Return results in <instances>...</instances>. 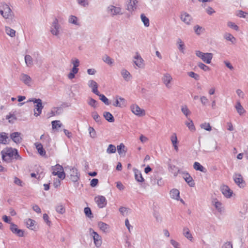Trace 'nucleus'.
<instances>
[{
    "label": "nucleus",
    "mask_w": 248,
    "mask_h": 248,
    "mask_svg": "<svg viewBox=\"0 0 248 248\" xmlns=\"http://www.w3.org/2000/svg\"><path fill=\"white\" fill-rule=\"evenodd\" d=\"M1 153L2 159L7 162H10L12 157H14L16 159H21V157L18 154L17 150L16 149L7 148L2 150Z\"/></svg>",
    "instance_id": "f257e3e1"
},
{
    "label": "nucleus",
    "mask_w": 248,
    "mask_h": 248,
    "mask_svg": "<svg viewBox=\"0 0 248 248\" xmlns=\"http://www.w3.org/2000/svg\"><path fill=\"white\" fill-rule=\"evenodd\" d=\"M196 55L207 64H210L211 62V60L213 57V54L212 53H203L199 50L196 51Z\"/></svg>",
    "instance_id": "f03ea898"
},
{
    "label": "nucleus",
    "mask_w": 248,
    "mask_h": 248,
    "mask_svg": "<svg viewBox=\"0 0 248 248\" xmlns=\"http://www.w3.org/2000/svg\"><path fill=\"white\" fill-rule=\"evenodd\" d=\"M65 169L66 170H69L70 179L73 182H77L78 181L80 174L76 168L67 166L65 167Z\"/></svg>",
    "instance_id": "7ed1b4c3"
},
{
    "label": "nucleus",
    "mask_w": 248,
    "mask_h": 248,
    "mask_svg": "<svg viewBox=\"0 0 248 248\" xmlns=\"http://www.w3.org/2000/svg\"><path fill=\"white\" fill-rule=\"evenodd\" d=\"M89 232L91 236L93 239L94 243L97 248H99L102 243L101 236L99 235L96 232L94 231L92 228L89 229Z\"/></svg>",
    "instance_id": "20e7f679"
},
{
    "label": "nucleus",
    "mask_w": 248,
    "mask_h": 248,
    "mask_svg": "<svg viewBox=\"0 0 248 248\" xmlns=\"http://www.w3.org/2000/svg\"><path fill=\"white\" fill-rule=\"evenodd\" d=\"M0 13L4 18L7 19L12 16V11L9 6L5 4L3 5L2 9H0Z\"/></svg>",
    "instance_id": "39448f33"
},
{
    "label": "nucleus",
    "mask_w": 248,
    "mask_h": 248,
    "mask_svg": "<svg viewBox=\"0 0 248 248\" xmlns=\"http://www.w3.org/2000/svg\"><path fill=\"white\" fill-rule=\"evenodd\" d=\"M107 11L112 16L117 15H121L123 14L120 7H116L112 5L108 6Z\"/></svg>",
    "instance_id": "423d86ee"
},
{
    "label": "nucleus",
    "mask_w": 248,
    "mask_h": 248,
    "mask_svg": "<svg viewBox=\"0 0 248 248\" xmlns=\"http://www.w3.org/2000/svg\"><path fill=\"white\" fill-rule=\"evenodd\" d=\"M233 179L235 183L240 187H244L245 186V182L243 180L242 175L240 173H234Z\"/></svg>",
    "instance_id": "0eeeda50"
},
{
    "label": "nucleus",
    "mask_w": 248,
    "mask_h": 248,
    "mask_svg": "<svg viewBox=\"0 0 248 248\" xmlns=\"http://www.w3.org/2000/svg\"><path fill=\"white\" fill-rule=\"evenodd\" d=\"M60 28V26L59 24L58 20L57 18H55L50 30L51 33L55 36H58L59 34Z\"/></svg>",
    "instance_id": "6e6552de"
},
{
    "label": "nucleus",
    "mask_w": 248,
    "mask_h": 248,
    "mask_svg": "<svg viewBox=\"0 0 248 248\" xmlns=\"http://www.w3.org/2000/svg\"><path fill=\"white\" fill-rule=\"evenodd\" d=\"M94 200L98 206L100 208L104 207L107 204V200L106 198L103 196H96L95 197Z\"/></svg>",
    "instance_id": "1a4fd4ad"
},
{
    "label": "nucleus",
    "mask_w": 248,
    "mask_h": 248,
    "mask_svg": "<svg viewBox=\"0 0 248 248\" xmlns=\"http://www.w3.org/2000/svg\"><path fill=\"white\" fill-rule=\"evenodd\" d=\"M131 109L132 112L139 116H144L145 114L144 109H141L138 105H133L131 106Z\"/></svg>",
    "instance_id": "9d476101"
},
{
    "label": "nucleus",
    "mask_w": 248,
    "mask_h": 248,
    "mask_svg": "<svg viewBox=\"0 0 248 248\" xmlns=\"http://www.w3.org/2000/svg\"><path fill=\"white\" fill-rule=\"evenodd\" d=\"M10 230L13 233L16 234L19 237H22L24 235V231L19 229L17 226L14 223H11Z\"/></svg>",
    "instance_id": "9b49d317"
},
{
    "label": "nucleus",
    "mask_w": 248,
    "mask_h": 248,
    "mask_svg": "<svg viewBox=\"0 0 248 248\" xmlns=\"http://www.w3.org/2000/svg\"><path fill=\"white\" fill-rule=\"evenodd\" d=\"M34 107V115L37 117L41 114L42 110L44 108V106L42 104V101L41 100V101L35 104Z\"/></svg>",
    "instance_id": "f8f14e48"
},
{
    "label": "nucleus",
    "mask_w": 248,
    "mask_h": 248,
    "mask_svg": "<svg viewBox=\"0 0 248 248\" xmlns=\"http://www.w3.org/2000/svg\"><path fill=\"white\" fill-rule=\"evenodd\" d=\"M88 85L89 88H91L92 92L95 94H98V84L96 81L93 80H90L88 82Z\"/></svg>",
    "instance_id": "ddd939ff"
},
{
    "label": "nucleus",
    "mask_w": 248,
    "mask_h": 248,
    "mask_svg": "<svg viewBox=\"0 0 248 248\" xmlns=\"http://www.w3.org/2000/svg\"><path fill=\"white\" fill-rule=\"evenodd\" d=\"M180 18L182 21L187 25H190V21L192 20L191 16L186 12L182 13Z\"/></svg>",
    "instance_id": "4468645a"
},
{
    "label": "nucleus",
    "mask_w": 248,
    "mask_h": 248,
    "mask_svg": "<svg viewBox=\"0 0 248 248\" xmlns=\"http://www.w3.org/2000/svg\"><path fill=\"white\" fill-rule=\"evenodd\" d=\"M221 191L227 198H230L232 194V191L226 185H223L221 187Z\"/></svg>",
    "instance_id": "2eb2a0df"
},
{
    "label": "nucleus",
    "mask_w": 248,
    "mask_h": 248,
    "mask_svg": "<svg viewBox=\"0 0 248 248\" xmlns=\"http://www.w3.org/2000/svg\"><path fill=\"white\" fill-rule=\"evenodd\" d=\"M10 138L13 141L16 143H20L22 140V138L21 137V133L18 132H15L11 134Z\"/></svg>",
    "instance_id": "dca6fc26"
},
{
    "label": "nucleus",
    "mask_w": 248,
    "mask_h": 248,
    "mask_svg": "<svg viewBox=\"0 0 248 248\" xmlns=\"http://www.w3.org/2000/svg\"><path fill=\"white\" fill-rule=\"evenodd\" d=\"M138 3L137 0H129V2L127 5L126 10L130 12H132L137 9L136 4Z\"/></svg>",
    "instance_id": "f3484780"
},
{
    "label": "nucleus",
    "mask_w": 248,
    "mask_h": 248,
    "mask_svg": "<svg viewBox=\"0 0 248 248\" xmlns=\"http://www.w3.org/2000/svg\"><path fill=\"white\" fill-rule=\"evenodd\" d=\"M172 79V78L170 74L166 73L165 74H164L162 78V80L163 83L165 84L167 88H169L170 87V84Z\"/></svg>",
    "instance_id": "a211bd4d"
},
{
    "label": "nucleus",
    "mask_w": 248,
    "mask_h": 248,
    "mask_svg": "<svg viewBox=\"0 0 248 248\" xmlns=\"http://www.w3.org/2000/svg\"><path fill=\"white\" fill-rule=\"evenodd\" d=\"M134 59L136 60L134 62V63L139 68L142 67L143 60L138 53H136Z\"/></svg>",
    "instance_id": "6ab92c4d"
},
{
    "label": "nucleus",
    "mask_w": 248,
    "mask_h": 248,
    "mask_svg": "<svg viewBox=\"0 0 248 248\" xmlns=\"http://www.w3.org/2000/svg\"><path fill=\"white\" fill-rule=\"evenodd\" d=\"M117 149L118 154L121 156H125V153L127 151V148L125 146V145L123 143H121L119 145L117 146Z\"/></svg>",
    "instance_id": "aec40b11"
},
{
    "label": "nucleus",
    "mask_w": 248,
    "mask_h": 248,
    "mask_svg": "<svg viewBox=\"0 0 248 248\" xmlns=\"http://www.w3.org/2000/svg\"><path fill=\"white\" fill-rule=\"evenodd\" d=\"M184 178L190 186L193 187L195 185L194 181L192 177L188 173L184 174Z\"/></svg>",
    "instance_id": "412c9836"
},
{
    "label": "nucleus",
    "mask_w": 248,
    "mask_h": 248,
    "mask_svg": "<svg viewBox=\"0 0 248 248\" xmlns=\"http://www.w3.org/2000/svg\"><path fill=\"white\" fill-rule=\"evenodd\" d=\"M121 74L124 79L126 81H128L131 78V75L125 69H123L121 70Z\"/></svg>",
    "instance_id": "4be33fe9"
},
{
    "label": "nucleus",
    "mask_w": 248,
    "mask_h": 248,
    "mask_svg": "<svg viewBox=\"0 0 248 248\" xmlns=\"http://www.w3.org/2000/svg\"><path fill=\"white\" fill-rule=\"evenodd\" d=\"M170 140L173 145V146L176 151H178V147L177 146L178 140L176 134L173 133L170 137Z\"/></svg>",
    "instance_id": "5701e85b"
},
{
    "label": "nucleus",
    "mask_w": 248,
    "mask_h": 248,
    "mask_svg": "<svg viewBox=\"0 0 248 248\" xmlns=\"http://www.w3.org/2000/svg\"><path fill=\"white\" fill-rule=\"evenodd\" d=\"M35 145L38 153L42 156H44L46 155V151L43 148V145L41 143L36 142L35 143Z\"/></svg>",
    "instance_id": "b1692460"
},
{
    "label": "nucleus",
    "mask_w": 248,
    "mask_h": 248,
    "mask_svg": "<svg viewBox=\"0 0 248 248\" xmlns=\"http://www.w3.org/2000/svg\"><path fill=\"white\" fill-rule=\"evenodd\" d=\"M180 192L177 189H172L170 191V197L176 200H179L180 198Z\"/></svg>",
    "instance_id": "393cba45"
},
{
    "label": "nucleus",
    "mask_w": 248,
    "mask_h": 248,
    "mask_svg": "<svg viewBox=\"0 0 248 248\" xmlns=\"http://www.w3.org/2000/svg\"><path fill=\"white\" fill-rule=\"evenodd\" d=\"M134 171L135 173V179L140 182H143L144 179L142 176L141 172L137 169H135Z\"/></svg>",
    "instance_id": "a878e982"
},
{
    "label": "nucleus",
    "mask_w": 248,
    "mask_h": 248,
    "mask_svg": "<svg viewBox=\"0 0 248 248\" xmlns=\"http://www.w3.org/2000/svg\"><path fill=\"white\" fill-rule=\"evenodd\" d=\"M98 226L101 231L105 232H108L109 228L108 224L101 221L98 223Z\"/></svg>",
    "instance_id": "bb28decb"
},
{
    "label": "nucleus",
    "mask_w": 248,
    "mask_h": 248,
    "mask_svg": "<svg viewBox=\"0 0 248 248\" xmlns=\"http://www.w3.org/2000/svg\"><path fill=\"white\" fill-rule=\"evenodd\" d=\"M20 79L22 80L25 84L29 85L31 81V78L28 76V75L22 74L21 75Z\"/></svg>",
    "instance_id": "cd10ccee"
},
{
    "label": "nucleus",
    "mask_w": 248,
    "mask_h": 248,
    "mask_svg": "<svg viewBox=\"0 0 248 248\" xmlns=\"http://www.w3.org/2000/svg\"><path fill=\"white\" fill-rule=\"evenodd\" d=\"M105 119L110 123L114 122V118L113 115L109 112L105 111L103 113Z\"/></svg>",
    "instance_id": "c85d7f7f"
},
{
    "label": "nucleus",
    "mask_w": 248,
    "mask_h": 248,
    "mask_svg": "<svg viewBox=\"0 0 248 248\" xmlns=\"http://www.w3.org/2000/svg\"><path fill=\"white\" fill-rule=\"evenodd\" d=\"M183 234L187 239L190 241H191L192 240V235L190 232L189 230L187 227H185L183 229Z\"/></svg>",
    "instance_id": "c756f323"
},
{
    "label": "nucleus",
    "mask_w": 248,
    "mask_h": 248,
    "mask_svg": "<svg viewBox=\"0 0 248 248\" xmlns=\"http://www.w3.org/2000/svg\"><path fill=\"white\" fill-rule=\"evenodd\" d=\"M25 61L27 66L31 67L33 65V60L32 57L29 55H26L25 56Z\"/></svg>",
    "instance_id": "7c9ffc66"
},
{
    "label": "nucleus",
    "mask_w": 248,
    "mask_h": 248,
    "mask_svg": "<svg viewBox=\"0 0 248 248\" xmlns=\"http://www.w3.org/2000/svg\"><path fill=\"white\" fill-rule=\"evenodd\" d=\"M8 136L5 132L0 133V143L6 144L7 143Z\"/></svg>",
    "instance_id": "2f4dec72"
},
{
    "label": "nucleus",
    "mask_w": 248,
    "mask_h": 248,
    "mask_svg": "<svg viewBox=\"0 0 248 248\" xmlns=\"http://www.w3.org/2000/svg\"><path fill=\"white\" fill-rule=\"evenodd\" d=\"M51 124L53 130L56 129L57 130L58 128H60L62 126V124L58 120L53 121L51 122Z\"/></svg>",
    "instance_id": "473e14b6"
},
{
    "label": "nucleus",
    "mask_w": 248,
    "mask_h": 248,
    "mask_svg": "<svg viewBox=\"0 0 248 248\" xmlns=\"http://www.w3.org/2000/svg\"><path fill=\"white\" fill-rule=\"evenodd\" d=\"M140 18L142 22L145 27H149L150 25V22L149 18L145 16L144 14H142L140 15Z\"/></svg>",
    "instance_id": "72a5a7b5"
},
{
    "label": "nucleus",
    "mask_w": 248,
    "mask_h": 248,
    "mask_svg": "<svg viewBox=\"0 0 248 248\" xmlns=\"http://www.w3.org/2000/svg\"><path fill=\"white\" fill-rule=\"evenodd\" d=\"M214 205L215 206L216 209L219 212H221L222 211V204L220 202H218L217 199L214 200L213 201Z\"/></svg>",
    "instance_id": "f704fd0d"
},
{
    "label": "nucleus",
    "mask_w": 248,
    "mask_h": 248,
    "mask_svg": "<svg viewBox=\"0 0 248 248\" xmlns=\"http://www.w3.org/2000/svg\"><path fill=\"white\" fill-rule=\"evenodd\" d=\"M235 108L236 109L237 112L240 115H242L245 112V109H244L242 106L241 105L240 102H237L236 103V104L235 105Z\"/></svg>",
    "instance_id": "c9c22d12"
},
{
    "label": "nucleus",
    "mask_w": 248,
    "mask_h": 248,
    "mask_svg": "<svg viewBox=\"0 0 248 248\" xmlns=\"http://www.w3.org/2000/svg\"><path fill=\"white\" fill-rule=\"evenodd\" d=\"M87 103L89 105L92 107H93V108H96L97 107V102L95 99L91 97H89Z\"/></svg>",
    "instance_id": "e433bc0d"
},
{
    "label": "nucleus",
    "mask_w": 248,
    "mask_h": 248,
    "mask_svg": "<svg viewBox=\"0 0 248 248\" xmlns=\"http://www.w3.org/2000/svg\"><path fill=\"white\" fill-rule=\"evenodd\" d=\"M193 168L197 170L204 172L205 168L199 162H195L193 164Z\"/></svg>",
    "instance_id": "4c0bfd02"
},
{
    "label": "nucleus",
    "mask_w": 248,
    "mask_h": 248,
    "mask_svg": "<svg viewBox=\"0 0 248 248\" xmlns=\"http://www.w3.org/2000/svg\"><path fill=\"white\" fill-rule=\"evenodd\" d=\"M5 32L11 37H14L16 35V31L9 27H5Z\"/></svg>",
    "instance_id": "58836bf2"
},
{
    "label": "nucleus",
    "mask_w": 248,
    "mask_h": 248,
    "mask_svg": "<svg viewBox=\"0 0 248 248\" xmlns=\"http://www.w3.org/2000/svg\"><path fill=\"white\" fill-rule=\"evenodd\" d=\"M181 111L186 118H188V116L191 114L190 111L186 105L181 107Z\"/></svg>",
    "instance_id": "ea45409f"
},
{
    "label": "nucleus",
    "mask_w": 248,
    "mask_h": 248,
    "mask_svg": "<svg viewBox=\"0 0 248 248\" xmlns=\"http://www.w3.org/2000/svg\"><path fill=\"white\" fill-rule=\"evenodd\" d=\"M84 212L86 216L90 218V219L93 217V214L90 207H85L84 209Z\"/></svg>",
    "instance_id": "a19ab883"
},
{
    "label": "nucleus",
    "mask_w": 248,
    "mask_h": 248,
    "mask_svg": "<svg viewBox=\"0 0 248 248\" xmlns=\"http://www.w3.org/2000/svg\"><path fill=\"white\" fill-rule=\"evenodd\" d=\"M92 116L96 123H101V118L96 111L92 113Z\"/></svg>",
    "instance_id": "79ce46f5"
},
{
    "label": "nucleus",
    "mask_w": 248,
    "mask_h": 248,
    "mask_svg": "<svg viewBox=\"0 0 248 248\" xmlns=\"http://www.w3.org/2000/svg\"><path fill=\"white\" fill-rule=\"evenodd\" d=\"M35 223V221L34 220H32L31 218H29L26 221V225L28 228L33 230H34L33 227Z\"/></svg>",
    "instance_id": "37998d69"
},
{
    "label": "nucleus",
    "mask_w": 248,
    "mask_h": 248,
    "mask_svg": "<svg viewBox=\"0 0 248 248\" xmlns=\"http://www.w3.org/2000/svg\"><path fill=\"white\" fill-rule=\"evenodd\" d=\"M189 122L185 123L186 125L188 127L189 129L191 131H194L195 130V126L193 124V121L188 118Z\"/></svg>",
    "instance_id": "c03bdc74"
},
{
    "label": "nucleus",
    "mask_w": 248,
    "mask_h": 248,
    "mask_svg": "<svg viewBox=\"0 0 248 248\" xmlns=\"http://www.w3.org/2000/svg\"><path fill=\"white\" fill-rule=\"evenodd\" d=\"M56 210L61 214H64L65 211L64 206L62 204H59L56 207Z\"/></svg>",
    "instance_id": "a18cd8bd"
},
{
    "label": "nucleus",
    "mask_w": 248,
    "mask_h": 248,
    "mask_svg": "<svg viewBox=\"0 0 248 248\" xmlns=\"http://www.w3.org/2000/svg\"><path fill=\"white\" fill-rule=\"evenodd\" d=\"M116 149L115 145L113 144H109L107 149V153L108 154H113L116 152Z\"/></svg>",
    "instance_id": "49530a36"
},
{
    "label": "nucleus",
    "mask_w": 248,
    "mask_h": 248,
    "mask_svg": "<svg viewBox=\"0 0 248 248\" xmlns=\"http://www.w3.org/2000/svg\"><path fill=\"white\" fill-rule=\"evenodd\" d=\"M68 22L71 24H73L76 25H78V18L75 16H70L68 19Z\"/></svg>",
    "instance_id": "de8ad7c7"
},
{
    "label": "nucleus",
    "mask_w": 248,
    "mask_h": 248,
    "mask_svg": "<svg viewBox=\"0 0 248 248\" xmlns=\"http://www.w3.org/2000/svg\"><path fill=\"white\" fill-rule=\"evenodd\" d=\"M97 95L100 97V99L104 102L106 105H108L109 104V101L108 99L103 94H101L99 92L98 94H96Z\"/></svg>",
    "instance_id": "09e8293b"
},
{
    "label": "nucleus",
    "mask_w": 248,
    "mask_h": 248,
    "mask_svg": "<svg viewBox=\"0 0 248 248\" xmlns=\"http://www.w3.org/2000/svg\"><path fill=\"white\" fill-rule=\"evenodd\" d=\"M201 127L208 131H210L212 130L211 126L209 123H204L203 124H201Z\"/></svg>",
    "instance_id": "8fccbe9b"
},
{
    "label": "nucleus",
    "mask_w": 248,
    "mask_h": 248,
    "mask_svg": "<svg viewBox=\"0 0 248 248\" xmlns=\"http://www.w3.org/2000/svg\"><path fill=\"white\" fill-rule=\"evenodd\" d=\"M187 75L191 78H193L196 80H198L200 79V76L193 72H189L187 73Z\"/></svg>",
    "instance_id": "3c124183"
},
{
    "label": "nucleus",
    "mask_w": 248,
    "mask_h": 248,
    "mask_svg": "<svg viewBox=\"0 0 248 248\" xmlns=\"http://www.w3.org/2000/svg\"><path fill=\"white\" fill-rule=\"evenodd\" d=\"M224 37L227 40L230 41L232 43L233 42V40H235V38L230 33H226L224 35Z\"/></svg>",
    "instance_id": "603ef678"
},
{
    "label": "nucleus",
    "mask_w": 248,
    "mask_h": 248,
    "mask_svg": "<svg viewBox=\"0 0 248 248\" xmlns=\"http://www.w3.org/2000/svg\"><path fill=\"white\" fill-rule=\"evenodd\" d=\"M198 66L199 68H200L201 69H202L204 71H208L210 69V68L209 66L206 65L204 63L201 62H200L198 63Z\"/></svg>",
    "instance_id": "864d4df0"
},
{
    "label": "nucleus",
    "mask_w": 248,
    "mask_h": 248,
    "mask_svg": "<svg viewBox=\"0 0 248 248\" xmlns=\"http://www.w3.org/2000/svg\"><path fill=\"white\" fill-rule=\"evenodd\" d=\"M62 110L61 108H54L51 110V113L52 116H55L60 114L61 112H59V110L61 111Z\"/></svg>",
    "instance_id": "5fc2aeb1"
},
{
    "label": "nucleus",
    "mask_w": 248,
    "mask_h": 248,
    "mask_svg": "<svg viewBox=\"0 0 248 248\" xmlns=\"http://www.w3.org/2000/svg\"><path fill=\"white\" fill-rule=\"evenodd\" d=\"M14 183L16 185L21 186H23L24 185V183L20 179L16 176L14 177Z\"/></svg>",
    "instance_id": "6e6d98bb"
},
{
    "label": "nucleus",
    "mask_w": 248,
    "mask_h": 248,
    "mask_svg": "<svg viewBox=\"0 0 248 248\" xmlns=\"http://www.w3.org/2000/svg\"><path fill=\"white\" fill-rule=\"evenodd\" d=\"M88 130L90 137L92 138H95L96 134L94 129L93 127L90 126Z\"/></svg>",
    "instance_id": "4d7b16f0"
},
{
    "label": "nucleus",
    "mask_w": 248,
    "mask_h": 248,
    "mask_svg": "<svg viewBox=\"0 0 248 248\" xmlns=\"http://www.w3.org/2000/svg\"><path fill=\"white\" fill-rule=\"evenodd\" d=\"M103 60L104 62L109 65L113 63L112 59L107 55H106L103 58Z\"/></svg>",
    "instance_id": "13d9d810"
},
{
    "label": "nucleus",
    "mask_w": 248,
    "mask_h": 248,
    "mask_svg": "<svg viewBox=\"0 0 248 248\" xmlns=\"http://www.w3.org/2000/svg\"><path fill=\"white\" fill-rule=\"evenodd\" d=\"M227 25L228 27L233 29L235 31H238L239 30V27L237 25L235 24L234 23L232 22H228L227 23Z\"/></svg>",
    "instance_id": "bf43d9fd"
},
{
    "label": "nucleus",
    "mask_w": 248,
    "mask_h": 248,
    "mask_svg": "<svg viewBox=\"0 0 248 248\" xmlns=\"http://www.w3.org/2000/svg\"><path fill=\"white\" fill-rule=\"evenodd\" d=\"M6 118V119L9 120V122L10 123H13L16 120V117L14 115L12 114L7 115Z\"/></svg>",
    "instance_id": "052dcab7"
},
{
    "label": "nucleus",
    "mask_w": 248,
    "mask_h": 248,
    "mask_svg": "<svg viewBox=\"0 0 248 248\" xmlns=\"http://www.w3.org/2000/svg\"><path fill=\"white\" fill-rule=\"evenodd\" d=\"M78 2L79 4L84 7H87L89 5L87 0H78Z\"/></svg>",
    "instance_id": "680f3d73"
},
{
    "label": "nucleus",
    "mask_w": 248,
    "mask_h": 248,
    "mask_svg": "<svg viewBox=\"0 0 248 248\" xmlns=\"http://www.w3.org/2000/svg\"><path fill=\"white\" fill-rule=\"evenodd\" d=\"M98 183V180L96 178H93L91 181L90 186L92 187H94L97 185Z\"/></svg>",
    "instance_id": "e2e57ef3"
},
{
    "label": "nucleus",
    "mask_w": 248,
    "mask_h": 248,
    "mask_svg": "<svg viewBox=\"0 0 248 248\" xmlns=\"http://www.w3.org/2000/svg\"><path fill=\"white\" fill-rule=\"evenodd\" d=\"M200 100H201L202 104L204 106L206 105L208 101V99L205 96H201L200 98Z\"/></svg>",
    "instance_id": "0e129e2a"
},
{
    "label": "nucleus",
    "mask_w": 248,
    "mask_h": 248,
    "mask_svg": "<svg viewBox=\"0 0 248 248\" xmlns=\"http://www.w3.org/2000/svg\"><path fill=\"white\" fill-rule=\"evenodd\" d=\"M202 29V28L198 25H196L194 27V31L198 35L200 34Z\"/></svg>",
    "instance_id": "69168bd1"
},
{
    "label": "nucleus",
    "mask_w": 248,
    "mask_h": 248,
    "mask_svg": "<svg viewBox=\"0 0 248 248\" xmlns=\"http://www.w3.org/2000/svg\"><path fill=\"white\" fill-rule=\"evenodd\" d=\"M57 175L58 176L59 179H61L62 180L64 179L65 177V174L63 170H62L61 171H59Z\"/></svg>",
    "instance_id": "338daca9"
},
{
    "label": "nucleus",
    "mask_w": 248,
    "mask_h": 248,
    "mask_svg": "<svg viewBox=\"0 0 248 248\" xmlns=\"http://www.w3.org/2000/svg\"><path fill=\"white\" fill-rule=\"evenodd\" d=\"M222 248H232V245L230 242H227L222 246Z\"/></svg>",
    "instance_id": "774afa93"
}]
</instances>
